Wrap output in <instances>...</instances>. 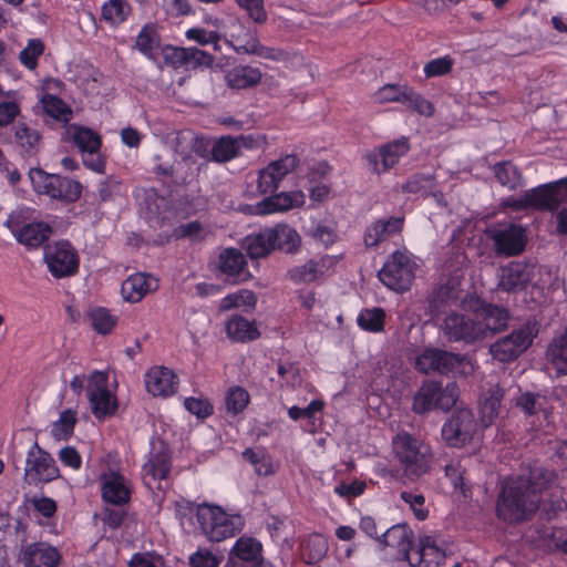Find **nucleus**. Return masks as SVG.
Instances as JSON below:
<instances>
[{"label":"nucleus","instance_id":"nucleus-64","mask_svg":"<svg viewBox=\"0 0 567 567\" xmlns=\"http://www.w3.org/2000/svg\"><path fill=\"white\" fill-rule=\"evenodd\" d=\"M192 567H218L219 560L208 550H197L189 557Z\"/></svg>","mask_w":567,"mask_h":567},{"label":"nucleus","instance_id":"nucleus-54","mask_svg":"<svg viewBox=\"0 0 567 567\" xmlns=\"http://www.w3.org/2000/svg\"><path fill=\"white\" fill-rule=\"evenodd\" d=\"M128 10L124 0H110L102 8V17L112 23H120L125 20Z\"/></svg>","mask_w":567,"mask_h":567},{"label":"nucleus","instance_id":"nucleus-51","mask_svg":"<svg viewBox=\"0 0 567 567\" xmlns=\"http://www.w3.org/2000/svg\"><path fill=\"white\" fill-rule=\"evenodd\" d=\"M403 104L406 105L410 110L415 111L424 116H432L434 113L433 104L411 87H409L405 93Z\"/></svg>","mask_w":567,"mask_h":567},{"label":"nucleus","instance_id":"nucleus-52","mask_svg":"<svg viewBox=\"0 0 567 567\" xmlns=\"http://www.w3.org/2000/svg\"><path fill=\"white\" fill-rule=\"evenodd\" d=\"M225 402L228 412L238 414L247 406L249 394L244 388L235 386L228 390Z\"/></svg>","mask_w":567,"mask_h":567},{"label":"nucleus","instance_id":"nucleus-50","mask_svg":"<svg viewBox=\"0 0 567 567\" xmlns=\"http://www.w3.org/2000/svg\"><path fill=\"white\" fill-rule=\"evenodd\" d=\"M91 324L99 333H109L115 326L116 319L105 308H94L89 312Z\"/></svg>","mask_w":567,"mask_h":567},{"label":"nucleus","instance_id":"nucleus-17","mask_svg":"<svg viewBox=\"0 0 567 567\" xmlns=\"http://www.w3.org/2000/svg\"><path fill=\"white\" fill-rule=\"evenodd\" d=\"M262 545L254 537L241 536L231 548L224 567H248L260 560Z\"/></svg>","mask_w":567,"mask_h":567},{"label":"nucleus","instance_id":"nucleus-33","mask_svg":"<svg viewBox=\"0 0 567 567\" xmlns=\"http://www.w3.org/2000/svg\"><path fill=\"white\" fill-rule=\"evenodd\" d=\"M171 157L172 154L167 150L155 155L153 164L155 174L169 177L176 185H185V177L179 174V171L186 163H174Z\"/></svg>","mask_w":567,"mask_h":567},{"label":"nucleus","instance_id":"nucleus-44","mask_svg":"<svg viewBox=\"0 0 567 567\" xmlns=\"http://www.w3.org/2000/svg\"><path fill=\"white\" fill-rule=\"evenodd\" d=\"M169 470L171 461L164 453L153 455L143 467L145 478L151 477L152 480L165 478L169 473Z\"/></svg>","mask_w":567,"mask_h":567},{"label":"nucleus","instance_id":"nucleus-5","mask_svg":"<svg viewBox=\"0 0 567 567\" xmlns=\"http://www.w3.org/2000/svg\"><path fill=\"white\" fill-rule=\"evenodd\" d=\"M415 269L414 260L406 252L398 250L388 258L378 277L391 290L404 292L414 280Z\"/></svg>","mask_w":567,"mask_h":567},{"label":"nucleus","instance_id":"nucleus-14","mask_svg":"<svg viewBox=\"0 0 567 567\" xmlns=\"http://www.w3.org/2000/svg\"><path fill=\"white\" fill-rule=\"evenodd\" d=\"M536 272V266L530 262L513 261L502 268L499 288L506 292H517L532 282Z\"/></svg>","mask_w":567,"mask_h":567},{"label":"nucleus","instance_id":"nucleus-4","mask_svg":"<svg viewBox=\"0 0 567 567\" xmlns=\"http://www.w3.org/2000/svg\"><path fill=\"white\" fill-rule=\"evenodd\" d=\"M468 365L470 362L464 354L437 348L425 349L415 360V369L423 374L465 373Z\"/></svg>","mask_w":567,"mask_h":567},{"label":"nucleus","instance_id":"nucleus-13","mask_svg":"<svg viewBox=\"0 0 567 567\" xmlns=\"http://www.w3.org/2000/svg\"><path fill=\"white\" fill-rule=\"evenodd\" d=\"M461 279L458 276L440 278L427 297L429 310L432 316L439 315L446 306L456 303L461 295Z\"/></svg>","mask_w":567,"mask_h":567},{"label":"nucleus","instance_id":"nucleus-7","mask_svg":"<svg viewBox=\"0 0 567 567\" xmlns=\"http://www.w3.org/2000/svg\"><path fill=\"white\" fill-rule=\"evenodd\" d=\"M59 475V468L52 456L34 442L28 451L24 481L29 485H38L51 482L58 478Z\"/></svg>","mask_w":567,"mask_h":567},{"label":"nucleus","instance_id":"nucleus-26","mask_svg":"<svg viewBox=\"0 0 567 567\" xmlns=\"http://www.w3.org/2000/svg\"><path fill=\"white\" fill-rule=\"evenodd\" d=\"M403 192L427 196L432 195L439 205L445 206L443 193L439 189L433 175L415 174L402 186Z\"/></svg>","mask_w":567,"mask_h":567},{"label":"nucleus","instance_id":"nucleus-32","mask_svg":"<svg viewBox=\"0 0 567 567\" xmlns=\"http://www.w3.org/2000/svg\"><path fill=\"white\" fill-rule=\"evenodd\" d=\"M261 80V72L258 69L239 65L229 70L225 75L227 85L231 89H246L255 86Z\"/></svg>","mask_w":567,"mask_h":567},{"label":"nucleus","instance_id":"nucleus-57","mask_svg":"<svg viewBox=\"0 0 567 567\" xmlns=\"http://www.w3.org/2000/svg\"><path fill=\"white\" fill-rule=\"evenodd\" d=\"M256 183L257 188L256 192L252 193L254 195L270 194L276 192L279 187L278 181L267 166L258 171Z\"/></svg>","mask_w":567,"mask_h":567},{"label":"nucleus","instance_id":"nucleus-27","mask_svg":"<svg viewBox=\"0 0 567 567\" xmlns=\"http://www.w3.org/2000/svg\"><path fill=\"white\" fill-rule=\"evenodd\" d=\"M402 226V217H390L386 220H377L367 229L364 235V244L368 247L377 246L379 243L386 240L394 234L400 233Z\"/></svg>","mask_w":567,"mask_h":567},{"label":"nucleus","instance_id":"nucleus-29","mask_svg":"<svg viewBox=\"0 0 567 567\" xmlns=\"http://www.w3.org/2000/svg\"><path fill=\"white\" fill-rule=\"evenodd\" d=\"M81 192L82 185L79 182L53 174L47 195L60 200L75 202L81 196Z\"/></svg>","mask_w":567,"mask_h":567},{"label":"nucleus","instance_id":"nucleus-24","mask_svg":"<svg viewBox=\"0 0 567 567\" xmlns=\"http://www.w3.org/2000/svg\"><path fill=\"white\" fill-rule=\"evenodd\" d=\"M219 269L227 276L234 278L235 282L247 280L250 275L246 269V258L236 248H227L218 257Z\"/></svg>","mask_w":567,"mask_h":567},{"label":"nucleus","instance_id":"nucleus-18","mask_svg":"<svg viewBox=\"0 0 567 567\" xmlns=\"http://www.w3.org/2000/svg\"><path fill=\"white\" fill-rule=\"evenodd\" d=\"M19 559L24 567H56L60 554L47 543H33L23 547Z\"/></svg>","mask_w":567,"mask_h":567},{"label":"nucleus","instance_id":"nucleus-42","mask_svg":"<svg viewBox=\"0 0 567 567\" xmlns=\"http://www.w3.org/2000/svg\"><path fill=\"white\" fill-rule=\"evenodd\" d=\"M73 142L82 153H87L90 155L97 153L101 147L100 135L86 127L75 128Z\"/></svg>","mask_w":567,"mask_h":567},{"label":"nucleus","instance_id":"nucleus-20","mask_svg":"<svg viewBox=\"0 0 567 567\" xmlns=\"http://www.w3.org/2000/svg\"><path fill=\"white\" fill-rule=\"evenodd\" d=\"M477 319V328L481 330V341L492 337L494 333L506 328L508 321V312L497 306L488 305L480 312L475 313Z\"/></svg>","mask_w":567,"mask_h":567},{"label":"nucleus","instance_id":"nucleus-47","mask_svg":"<svg viewBox=\"0 0 567 567\" xmlns=\"http://www.w3.org/2000/svg\"><path fill=\"white\" fill-rule=\"evenodd\" d=\"M494 174L499 184L509 189H515L520 183V174L511 162L497 163Z\"/></svg>","mask_w":567,"mask_h":567},{"label":"nucleus","instance_id":"nucleus-41","mask_svg":"<svg viewBox=\"0 0 567 567\" xmlns=\"http://www.w3.org/2000/svg\"><path fill=\"white\" fill-rule=\"evenodd\" d=\"M436 394L434 396V410L450 411L458 400L460 389L455 382H449L442 386L436 382Z\"/></svg>","mask_w":567,"mask_h":567},{"label":"nucleus","instance_id":"nucleus-11","mask_svg":"<svg viewBox=\"0 0 567 567\" xmlns=\"http://www.w3.org/2000/svg\"><path fill=\"white\" fill-rule=\"evenodd\" d=\"M44 258L49 270L55 278L70 277L78 272V252L66 240H60L52 246H47Z\"/></svg>","mask_w":567,"mask_h":567},{"label":"nucleus","instance_id":"nucleus-10","mask_svg":"<svg viewBox=\"0 0 567 567\" xmlns=\"http://www.w3.org/2000/svg\"><path fill=\"white\" fill-rule=\"evenodd\" d=\"M535 337L534 328L526 324L511 334L495 341L489 352L499 362H509L517 359L532 343Z\"/></svg>","mask_w":567,"mask_h":567},{"label":"nucleus","instance_id":"nucleus-30","mask_svg":"<svg viewBox=\"0 0 567 567\" xmlns=\"http://www.w3.org/2000/svg\"><path fill=\"white\" fill-rule=\"evenodd\" d=\"M441 557V550L432 536L420 538L417 549L411 550V559L408 563L412 567H431L435 559Z\"/></svg>","mask_w":567,"mask_h":567},{"label":"nucleus","instance_id":"nucleus-15","mask_svg":"<svg viewBox=\"0 0 567 567\" xmlns=\"http://www.w3.org/2000/svg\"><path fill=\"white\" fill-rule=\"evenodd\" d=\"M409 151V143L406 138L395 141L382 146L378 153H370L365 156L368 165L371 169L380 174L393 167L400 157Z\"/></svg>","mask_w":567,"mask_h":567},{"label":"nucleus","instance_id":"nucleus-3","mask_svg":"<svg viewBox=\"0 0 567 567\" xmlns=\"http://www.w3.org/2000/svg\"><path fill=\"white\" fill-rule=\"evenodd\" d=\"M196 518L203 534L216 543L235 536L245 524L240 515H228L220 507L210 505H199Z\"/></svg>","mask_w":567,"mask_h":567},{"label":"nucleus","instance_id":"nucleus-49","mask_svg":"<svg viewBox=\"0 0 567 567\" xmlns=\"http://www.w3.org/2000/svg\"><path fill=\"white\" fill-rule=\"evenodd\" d=\"M257 302L256 295L247 289H243L238 292L230 293L221 299L219 309L221 311H228L233 308H237L240 306H247L249 308H254Z\"/></svg>","mask_w":567,"mask_h":567},{"label":"nucleus","instance_id":"nucleus-61","mask_svg":"<svg viewBox=\"0 0 567 567\" xmlns=\"http://www.w3.org/2000/svg\"><path fill=\"white\" fill-rule=\"evenodd\" d=\"M516 406L525 414L534 415L542 410L540 395L526 392L516 399Z\"/></svg>","mask_w":567,"mask_h":567},{"label":"nucleus","instance_id":"nucleus-12","mask_svg":"<svg viewBox=\"0 0 567 567\" xmlns=\"http://www.w3.org/2000/svg\"><path fill=\"white\" fill-rule=\"evenodd\" d=\"M107 373L94 371L89 378V401L92 413L97 419H104L112 415L116 408L115 398L107 389Z\"/></svg>","mask_w":567,"mask_h":567},{"label":"nucleus","instance_id":"nucleus-21","mask_svg":"<svg viewBox=\"0 0 567 567\" xmlns=\"http://www.w3.org/2000/svg\"><path fill=\"white\" fill-rule=\"evenodd\" d=\"M104 502L122 505L130 501L131 492L123 475L116 472L104 473L100 477Z\"/></svg>","mask_w":567,"mask_h":567},{"label":"nucleus","instance_id":"nucleus-62","mask_svg":"<svg viewBox=\"0 0 567 567\" xmlns=\"http://www.w3.org/2000/svg\"><path fill=\"white\" fill-rule=\"evenodd\" d=\"M29 176L33 188L39 194H48L53 174H48L41 168H32Z\"/></svg>","mask_w":567,"mask_h":567},{"label":"nucleus","instance_id":"nucleus-60","mask_svg":"<svg viewBox=\"0 0 567 567\" xmlns=\"http://www.w3.org/2000/svg\"><path fill=\"white\" fill-rule=\"evenodd\" d=\"M236 3L248 12V16L257 23L267 20V12L264 8V0H235Z\"/></svg>","mask_w":567,"mask_h":567},{"label":"nucleus","instance_id":"nucleus-9","mask_svg":"<svg viewBox=\"0 0 567 567\" xmlns=\"http://www.w3.org/2000/svg\"><path fill=\"white\" fill-rule=\"evenodd\" d=\"M496 255L513 257L520 255L527 244V235L520 225H498L488 230Z\"/></svg>","mask_w":567,"mask_h":567},{"label":"nucleus","instance_id":"nucleus-48","mask_svg":"<svg viewBox=\"0 0 567 567\" xmlns=\"http://www.w3.org/2000/svg\"><path fill=\"white\" fill-rule=\"evenodd\" d=\"M384 310L381 308L364 309L358 316V324L368 331L378 332L384 328Z\"/></svg>","mask_w":567,"mask_h":567},{"label":"nucleus","instance_id":"nucleus-6","mask_svg":"<svg viewBox=\"0 0 567 567\" xmlns=\"http://www.w3.org/2000/svg\"><path fill=\"white\" fill-rule=\"evenodd\" d=\"M440 330L450 342L474 344L480 342L476 316L451 311L442 319Z\"/></svg>","mask_w":567,"mask_h":567},{"label":"nucleus","instance_id":"nucleus-38","mask_svg":"<svg viewBox=\"0 0 567 567\" xmlns=\"http://www.w3.org/2000/svg\"><path fill=\"white\" fill-rule=\"evenodd\" d=\"M274 241V249L291 252L297 249L300 244V237L295 229L287 225H277L270 228Z\"/></svg>","mask_w":567,"mask_h":567},{"label":"nucleus","instance_id":"nucleus-37","mask_svg":"<svg viewBox=\"0 0 567 567\" xmlns=\"http://www.w3.org/2000/svg\"><path fill=\"white\" fill-rule=\"evenodd\" d=\"M151 289L147 276L144 274H135L125 279L121 287L123 298L130 302L140 301Z\"/></svg>","mask_w":567,"mask_h":567},{"label":"nucleus","instance_id":"nucleus-23","mask_svg":"<svg viewBox=\"0 0 567 567\" xmlns=\"http://www.w3.org/2000/svg\"><path fill=\"white\" fill-rule=\"evenodd\" d=\"M6 226L10 228L17 240L29 247V248H35L41 246L44 241L49 239V237L52 234V228L44 223H32L24 225L20 229H16L11 221L8 220L6 223Z\"/></svg>","mask_w":567,"mask_h":567},{"label":"nucleus","instance_id":"nucleus-63","mask_svg":"<svg viewBox=\"0 0 567 567\" xmlns=\"http://www.w3.org/2000/svg\"><path fill=\"white\" fill-rule=\"evenodd\" d=\"M184 405L188 412L196 415L197 417L204 419L213 413V406L206 400L187 398L184 402Z\"/></svg>","mask_w":567,"mask_h":567},{"label":"nucleus","instance_id":"nucleus-45","mask_svg":"<svg viewBox=\"0 0 567 567\" xmlns=\"http://www.w3.org/2000/svg\"><path fill=\"white\" fill-rule=\"evenodd\" d=\"M320 262L309 260L300 267H295L289 270L290 279L296 284H308L317 280L323 274Z\"/></svg>","mask_w":567,"mask_h":567},{"label":"nucleus","instance_id":"nucleus-46","mask_svg":"<svg viewBox=\"0 0 567 567\" xmlns=\"http://www.w3.org/2000/svg\"><path fill=\"white\" fill-rule=\"evenodd\" d=\"M300 164V159L296 154H286L276 161L270 162L267 167L274 174L278 183L291 172H293Z\"/></svg>","mask_w":567,"mask_h":567},{"label":"nucleus","instance_id":"nucleus-58","mask_svg":"<svg viewBox=\"0 0 567 567\" xmlns=\"http://www.w3.org/2000/svg\"><path fill=\"white\" fill-rule=\"evenodd\" d=\"M409 86H400L396 84H386L381 87L375 97L379 102H400L403 104L405 99V93Z\"/></svg>","mask_w":567,"mask_h":567},{"label":"nucleus","instance_id":"nucleus-36","mask_svg":"<svg viewBox=\"0 0 567 567\" xmlns=\"http://www.w3.org/2000/svg\"><path fill=\"white\" fill-rule=\"evenodd\" d=\"M14 138L24 154L35 155L40 150V133L24 123H18L14 131Z\"/></svg>","mask_w":567,"mask_h":567},{"label":"nucleus","instance_id":"nucleus-55","mask_svg":"<svg viewBox=\"0 0 567 567\" xmlns=\"http://www.w3.org/2000/svg\"><path fill=\"white\" fill-rule=\"evenodd\" d=\"M76 417L75 413L66 410L61 413L60 419L53 424V435L58 439H66L73 433Z\"/></svg>","mask_w":567,"mask_h":567},{"label":"nucleus","instance_id":"nucleus-2","mask_svg":"<svg viewBox=\"0 0 567 567\" xmlns=\"http://www.w3.org/2000/svg\"><path fill=\"white\" fill-rule=\"evenodd\" d=\"M392 449L406 480L414 482L429 472L433 457L431 447L420 437L401 431L392 439Z\"/></svg>","mask_w":567,"mask_h":567},{"label":"nucleus","instance_id":"nucleus-8","mask_svg":"<svg viewBox=\"0 0 567 567\" xmlns=\"http://www.w3.org/2000/svg\"><path fill=\"white\" fill-rule=\"evenodd\" d=\"M477 430L474 413L468 409H458L444 423L442 436L453 447H462L472 441Z\"/></svg>","mask_w":567,"mask_h":567},{"label":"nucleus","instance_id":"nucleus-53","mask_svg":"<svg viewBox=\"0 0 567 567\" xmlns=\"http://www.w3.org/2000/svg\"><path fill=\"white\" fill-rule=\"evenodd\" d=\"M43 51V42L39 39H31L28 45L20 52L19 60L25 68L34 70L38 64L37 60Z\"/></svg>","mask_w":567,"mask_h":567},{"label":"nucleus","instance_id":"nucleus-40","mask_svg":"<svg viewBox=\"0 0 567 567\" xmlns=\"http://www.w3.org/2000/svg\"><path fill=\"white\" fill-rule=\"evenodd\" d=\"M436 381L424 382L413 396L412 410L417 414H425L434 410Z\"/></svg>","mask_w":567,"mask_h":567},{"label":"nucleus","instance_id":"nucleus-28","mask_svg":"<svg viewBox=\"0 0 567 567\" xmlns=\"http://www.w3.org/2000/svg\"><path fill=\"white\" fill-rule=\"evenodd\" d=\"M10 520L8 515H0V561L6 560L4 546L8 540L14 546H22L27 542V526L20 520H14V524L11 525Z\"/></svg>","mask_w":567,"mask_h":567},{"label":"nucleus","instance_id":"nucleus-43","mask_svg":"<svg viewBox=\"0 0 567 567\" xmlns=\"http://www.w3.org/2000/svg\"><path fill=\"white\" fill-rule=\"evenodd\" d=\"M239 155L235 137L221 136L212 147V157L217 163H226Z\"/></svg>","mask_w":567,"mask_h":567},{"label":"nucleus","instance_id":"nucleus-31","mask_svg":"<svg viewBox=\"0 0 567 567\" xmlns=\"http://www.w3.org/2000/svg\"><path fill=\"white\" fill-rule=\"evenodd\" d=\"M227 337L237 342L254 341L260 333L252 322L246 318L235 315L226 323Z\"/></svg>","mask_w":567,"mask_h":567},{"label":"nucleus","instance_id":"nucleus-35","mask_svg":"<svg viewBox=\"0 0 567 567\" xmlns=\"http://www.w3.org/2000/svg\"><path fill=\"white\" fill-rule=\"evenodd\" d=\"M547 358L557 375L567 374V328L549 344Z\"/></svg>","mask_w":567,"mask_h":567},{"label":"nucleus","instance_id":"nucleus-56","mask_svg":"<svg viewBox=\"0 0 567 567\" xmlns=\"http://www.w3.org/2000/svg\"><path fill=\"white\" fill-rule=\"evenodd\" d=\"M256 183L257 188L256 192L252 193L254 195L270 194L276 192L279 187L278 181L267 166L258 171Z\"/></svg>","mask_w":567,"mask_h":567},{"label":"nucleus","instance_id":"nucleus-16","mask_svg":"<svg viewBox=\"0 0 567 567\" xmlns=\"http://www.w3.org/2000/svg\"><path fill=\"white\" fill-rule=\"evenodd\" d=\"M305 203L302 192L279 193L265 197L254 206H249V213L254 215H268L279 212H286L293 207H299Z\"/></svg>","mask_w":567,"mask_h":567},{"label":"nucleus","instance_id":"nucleus-1","mask_svg":"<svg viewBox=\"0 0 567 567\" xmlns=\"http://www.w3.org/2000/svg\"><path fill=\"white\" fill-rule=\"evenodd\" d=\"M554 482V474L543 467H534L527 476L507 482L497 501V515L507 522L526 519L543 502V493Z\"/></svg>","mask_w":567,"mask_h":567},{"label":"nucleus","instance_id":"nucleus-19","mask_svg":"<svg viewBox=\"0 0 567 567\" xmlns=\"http://www.w3.org/2000/svg\"><path fill=\"white\" fill-rule=\"evenodd\" d=\"M177 375L168 368L154 367L145 374L147 391L154 396H169L177 390Z\"/></svg>","mask_w":567,"mask_h":567},{"label":"nucleus","instance_id":"nucleus-22","mask_svg":"<svg viewBox=\"0 0 567 567\" xmlns=\"http://www.w3.org/2000/svg\"><path fill=\"white\" fill-rule=\"evenodd\" d=\"M379 543L384 547L396 548L404 560L411 559L413 532L406 524H398L388 528L380 535Z\"/></svg>","mask_w":567,"mask_h":567},{"label":"nucleus","instance_id":"nucleus-39","mask_svg":"<svg viewBox=\"0 0 567 567\" xmlns=\"http://www.w3.org/2000/svg\"><path fill=\"white\" fill-rule=\"evenodd\" d=\"M550 185L533 188L525 193V200L529 207L554 210L557 208V199H554Z\"/></svg>","mask_w":567,"mask_h":567},{"label":"nucleus","instance_id":"nucleus-25","mask_svg":"<svg viewBox=\"0 0 567 567\" xmlns=\"http://www.w3.org/2000/svg\"><path fill=\"white\" fill-rule=\"evenodd\" d=\"M504 389L499 384L491 385L480 401L481 422L487 427L498 417Z\"/></svg>","mask_w":567,"mask_h":567},{"label":"nucleus","instance_id":"nucleus-59","mask_svg":"<svg viewBox=\"0 0 567 567\" xmlns=\"http://www.w3.org/2000/svg\"><path fill=\"white\" fill-rule=\"evenodd\" d=\"M42 103L45 113L56 120H65L64 115L70 113L65 103L54 95H45L42 99Z\"/></svg>","mask_w":567,"mask_h":567},{"label":"nucleus","instance_id":"nucleus-34","mask_svg":"<svg viewBox=\"0 0 567 567\" xmlns=\"http://www.w3.org/2000/svg\"><path fill=\"white\" fill-rule=\"evenodd\" d=\"M243 248L251 259L266 257L271 250H274L270 228L246 237L243 241Z\"/></svg>","mask_w":567,"mask_h":567}]
</instances>
